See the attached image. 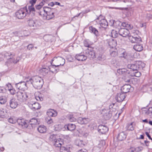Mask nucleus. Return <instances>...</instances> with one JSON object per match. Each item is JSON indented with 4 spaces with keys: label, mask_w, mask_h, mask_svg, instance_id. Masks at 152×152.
<instances>
[{
    "label": "nucleus",
    "mask_w": 152,
    "mask_h": 152,
    "mask_svg": "<svg viewBox=\"0 0 152 152\" xmlns=\"http://www.w3.org/2000/svg\"><path fill=\"white\" fill-rule=\"evenodd\" d=\"M33 86L35 88L40 89L43 83V79L38 76L33 77Z\"/></svg>",
    "instance_id": "obj_1"
},
{
    "label": "nucleus",
    "mask_w": 152,
    "mask_h": 152,
    "mask_svg": "<svg viewBox=\"0 0 152 152\" xmlns=\"http://www.w3.org/2000/svg\"><path fill=\"white\" fill-rule=\"evenodd\" d=\"M61 60L63 61V63L62 64H60L59 65H53L52 64V62L51 63L52 65L50 66L49 67V71L50 72H54V71H53L52 70H51V69L52 68H54V67H56L59 66L60 65L63 66L65 63V59H64L63 58H61ZM40 72L42 73L43 75L45 76L46 75L48 72L49 70L48 69L46 68H43L42 69H41L40 70Z\"/></svg>",
    "instance_id": "obj_2"
},
{
    "label": "nucleus",
    "mask_w": 152,
    "mask_h": 152,
    "mask_svg": "<svg viewBox=\"0 0 152 152\" xmlns=\"http://www.w3.org/2000/svg\"><path fill=\"white\" fill-rule=\"evenodd\" d=\"M16 96L18 100L21 102L25 101L29 98L26 93L19 91L16 92Z\"/></svg>",
    "instance_id": "obj_3"
},
{
    "label": "nucleus",
    "mask_w": 152,
    "mask_h": 152,
    "mask_svg": "<svg viewBox=\"0 0 152 152\" xmlns=\"http://www.w3.org/2000/svg\"><path fill=\"white\" fill-rule=\"evenodd\" d=\"M26 12L28 11L26 7L21 8L16 12V16L18 19H23L26 16Z\"/></svg>",
    "instance_id": "obj_4"
},
{
    "label": "nucleus",
    "mask_w": 152,
    "mask_h": 152,
    "mask_svg": "<svg viewBox=\"0 0 152 152\" xmlns=\"http://www.w3.org/2000/svg\"><path fill=\"white\" fill-rule=\"evenodd\" d=\"M96 22L98 23L102 27L104 28H106L108 25L107 20L103 18L102 16L100 15L96 19Z\"/></svg>",
    "instance_id": "obj_5"
},
{
    "label": "nucleus",
    "mask_w": 152,
    "mask_h": 152,
    "mask_svg": "<svg viewBox=\"0 0 152 152\" xmlns=\"http://www.w3.org/2000/svg\"><path fill=\"white\" fill-rule=\"evenodd\" d=\"M18 105L16 99L14 97L11 98L7 103V105L12 109H15Z\"/></svg>",
    "instance_id": "obj_6"
},
{
    "label": "nucleus",
    "mask_w": 152,
    "mask_h": 152,
    "mask_svg": "<svg viewBox=\"0 0 152 152\" xmlns=\"http://www.w3.org/2000/svg\"><path fill=\"white\" fill-rule=\"evenodd\" d=\"M38 21L34 20L33 18L29 19L27 21L28 25L30 27H33L34 29L38 27L39 25L38 24Z\"/></svg>",
    "instance_id": "obj_7"
},
{
    "label": "nucleus",
    "mask_w": 152,
    "mask_h": 152,
    "mask_svg": "<svg viewBox=\"0 0 152 152\" xmlns=\"http://www.w3.org/2000/svg\"><path fill=\"white\" fill-rule=\"evenodd\" d=\"M18 124L22 128H27L28 125L29 121L24 119H18L16 121Z\"/></svg>",
    "instance_id": "obj_8"
},
{
    "label": "nucleus",
    "mask_w": 152,
    "mask_h": 152,
    "mask_svg": "<svg viewBox=\"0 0 152 152\" xmlns=\"http://www.w3.org/2000/svg\"><path fill=\"white\" fill-rule=\"evenodd\" d=\"M108 127L102 125H99L98 128V132L102 134H105L108 131Z\"/></svg>",
    "instance_id": "obj_9"
},
{
    "label": "nucleus",
    "mask_w": 152,
    "mask_h": 152,
    "mask_svg": "<svg viewBox=\"0 0 152 152\" xmlns=\"http://www.w3.org/2000/svg\"><path fill=\"white\" fill-rule=\"evenodd\" d=\"M119 34L123 37H126L129 36V31L127 28H121L119 30Z\"/></svg>",
    "instance_id": "obj_10"
},
{
    "label": "nucleus",
    "mask_w": 152,
    "mask_h": 152,
    "mask_svg": "<svg viewBox=\"0 0 152 152\" xmlns=\"http://www.w3.org/2000/svg\"><path fill=\"white\" fill-rule=\"evenodd\" d=\"M28 106L33 110L39 109L41 107L40 104L38 102H30L28 103Z\"/></svg>",
    "instance_id": "obj_11"
},
{
    "label": "nucleus",
    "mask_w": 152,
    "mask_h": 152,
    "mask_svg": "<svg viewBox=\"0 0 152 152\" xmlns=\"http://www.w3.org/2000/svg\"><path fill=\"white\" fill-rule=\"evenodd\" d=\"M126 97V94L121 92L118 93L115 96V99L118 102H121L124 100Z\"/></svg>",
    "instance_id": "obj_12"
},
{
    "label": "nucleus",
    "mask_w": 152,
    "mask_h": 152,
    "mask_svg": "<svg viewBox=\"0 0 152 152\" xmlns=\"http://www.w3.org/2000/svg\"><path fill=\"white\" fill-rule=\"evenodd\" d=\"M15 87L21 90L24 91L26 89V87L25 84V82H21L19 83H16L15 84Z\"/></svg>",
    "instance_id": "obj_13"
},
{
    "label": "nucleus",
    "mask_w": 152,
    "mask_h": 152,
    "mask_svg": "<svg viewBox=\"0 0 152 152\" xmlns=\"http://www.w3.org/2000/svg\"><path fill=\"white\" fill-rule=\"evenodd\" d=\"M129 39L130 41L132 43H137L141 41V38L139 36L138 37H134L131 36H129Z\"/></svg>",
    "instance_id": "obj_14"
},
{
    "label": "nucleus",
    "mask_w": 152,
    "mask_h": 152,
    "mask_svg": "<svg viewBox=\"0 0 152 152\" xmlns=\"http://www.w3.org/2000/svg\"><path fill=\"white\" fill-rule=\"evenodd\" d=\"M108 44L110 48H114L117 45V42L116 40L113 39H110L107 40Z\"/></svg>",
    "instance_id": "obj_15"
},
{
    "label": "nucleus",
    "mask_w": 152,
    "mask_h": 152,
    "mask_svg": "<svg viewBox=\"0 0 152 152\" xmlns=\"http://www.w3.org/2000/svg\"><path fill=\"white\" fill-rule=\"evenodd\" d=\"M131 88V86L129 85H125L123 86L121 88V92L125 94L129 92V90Z\"/></svg>",
    "instance_id": "obj_16"
},
{
    "label": "nucleus",
    "mask_w": 152,
    "mask_h": 152,
    "mask_svg": "<svg viewBox=\"0 0 152 152\" xmlns=\"http://www.w3.org/2000/svg\"><path fill=\"white\" fill-rule=\"evenodd\" d=\"M126 137V134L124 132H122L118 134L117 138L118 140L121 141L124 140Z\"/></svg>",
    "instance_id": "obj_17"
},
{
    "label": "nucleus",
    "mask_w": 152,
    "mask_h": 152,
    "mask_svg": "<svg viewBox=\"0 0 152 152\" xmlns=\"http://www.w3.org/2000/svg\"><path fill=\"white\" fill-rule=\"evenodd\" d=\"M127 67L128 68L132 69L133 72L139 70L136 62L134 64H129Z\"/></svg>",
    "instance_id": "obj_18"
},
{
    "label": "nucleus",
    "mask_w": 152,
    "mask_h": 152,
    "mask_svg": "<svg viewBox=\"0 0 152 152\" xmlns=\"http://www.w3.org/2000/svg\"><path fill=\"white\" fill-rule=\"evenodd\" d=\"M63 144V142L62 141V140L60 138H58L57 139V140H56L53 143V144L56 147L60 148Z\"/></svg>",
    "instance_id": "obj_19"
},
{
    "label": "nucleus",
    "mask_w": 152,
    "mask_h": 152,
    "mask_svg": "<svg viewBox=\"0 0 152 152\" xmlns=\"http://www.w3.org/2000/svg\"><path fill=\"white\" fill-rule=\"evenodd\" d=\"M65 129L67 128L68 130L72 131L74 130L76 128L75 124H68L64 126Z\"/></svg>",
    "instance_id": "obj_20"
},
{
    "label": "nucleus",
    "mask_w": 152,
    "mask_h": 152,
    "mask_svg": "<svg viewBox=\"0 0 152 152\" xmlns=\"http://www.w3.org/2000/svg\"><path fill=\"white\" fill-rule=\"evenodd\" d=\"M86 57H94L95 56L94 51L92 50H90L89 49L86 50Z\"/></svg>",
    "instance_id": "obj_21"
},
{
    "label": "nucleus",
    "mask_w": 152,
    "mask_h": 152,
    "mask_svg": "<svg viewBox=\"0 0 152 152\" xmlns=\"http://www.w3.org/2000/svg\"><path fill=\"white\" fill-rule=\"evenodd\" d=\"M58 136L56 134H50L49 137V140L52 144L56 141L57 140Z\"/></svg>",
    "instance_id": "obj_22"
},
{
    "label": "nucleus",
    "mask_w": 152,
    "mask_h": 152,
    "mask_svg": "<svg viewBox=\"0 0 152 152\" xmlns=\"http://www.w3.org/2000/svg\"><path fill=\"white\" fill-rule=\"evenodd\" d=\"M47 114L50 117H55L57 115V113L54 110L51 109L48 110Z\"/></svg>",
    "instance_id": "obj_23"
},
{
    "label": "nucleus",
    "mask_w": 152,
    "mask_h": 152,
    "mask_svg": "<svg viewBox=\"0 0 152 152\" xmlns=\"http://www.w3.org/2000/svg\"><path fill=\"white\" fill-rule=\"evenodd\" d=\"M117 72L120 74L124 75H126L129 74V72L126 69L123 68L118 70Z\"/></svg>",
    "instance_id": "obj_24"
},
{
    "label": "nucleus",
    "mask_w": 152,
    "mask_h": 152,
    "mask_svg": "<svg viewBox=\"0 0 152 152\" xmlns=\"http://www.w3.org/2000/svg\"><path fill=\"white\" fill-rule=\"evenodd\" d=\"M38 132L42 133H44L47 131L46 127L44 125H40L37 128Z\"/></svg>",
    "instance_id": "obj_25"
},
{
    "label": "nucleus",
    "mask_w": 152,
    "mask_h": 152,
    "mask_svg": "<svg viewBox=\"0 0 152 152\" xmlns=\"http://www.w3.org/2000/svg\"><path fill=\"white\" fill-rule=\"evenodd\" d=\"M75 144L76 145L80 147H83L85 145L84 142L82 140H81L78 139H76L75 140Z\"/></svg>",
    "instance_id": "obj_26"
},
{
    "label": "nucleus",
    "mask_w": 152,
    "mask_h": 152,
    "mask_svg": "<svg viewBox=\"0 0 152 152\" xmlns=\"http://www.w3.org/2000/svg\"><path fill=\"white\" fill-rule=\"evenodd\" d=\"M136 64L138 66V69H143L145 67V64L141 61H136Z\"/></svg>",
    "instance_id": "obj_27"
},
{
    "label": "nucleus",
    "mask_w": 152,
    "mask_h": 152,
    "mask_svg": "<svg viewBox=\"0 0 152 152\" xmlns=\"http://www.w3.org/2000/svg\"><path fill=\"white\" fill-rule=\"evenodd\" d=\"M113 114V113H112L111 110H108L107 112H106L104 114V118L106 120H108L111 117Z\"/></svg>",
    "instance_id": "obj_28"
},
{
    "label": "nucleus",
    "mask_w": 152,
    "mask_h": 152,
    "mask_svg": "<svg viewBox=\"0 0 152 152\" xmlns=\"http://www.w3.org/2000/svg\"><path fill=\"white\" fill-rule=\"evenodd\" d=\"M30 123L31 125L39 124L38 119L37 118H32L29 121L28 124Z\"/></svg>",
    "instance_id": "obj_29"
},
{
    "label": "nucleus",
    "mask_w": 152,
    "mask_h": 152,
    "mask_svg": "<svg viewBox=\"0 0 152 152\" xmlns=\"http://www.w3.org/2000/svg\"><path fill=\"white\" fill-rule=\"evenodd\" d=\"M7 116V110L4 109H2L0 110V117L4 118Z\"/></svg>",
    "instance_id": "obj_30"
},
{
    "label": "nucleus",
    "mask_w": 152,
    "mask_h": 152,
    "mask_svg": "<svg viewBox=\"0 0 152 152\" xmlns=\"http://www.w3.org/2000/svg\"><path fill=\"white\" fill-rule=\"evenodd\" d=\"M134 124V122H132L131 123L127 124L126 127V129L129 131L133 130L134 128V126L135 125Z\"/></svg>",
    "instance_id": "obj_31"
},
{
    "label": "nucleus",
    "mask_w": 152,
    "mask_h": 152,
    "mask_svg": "<svg viewBox=\"0 0 152 152\" xmlns=\"http://www.w3.org/2000/svg\"><path fill=\"white\" fill-rule=\"evenodd\" d=\"M28 7V10H27L28 12H27V13H30L31 12H32L33 13H34L35 11V9L34 7V5H30V4L27 5L26 7L27 9V7Z\"/></svg>",
    "instance_id": "obj_32"
},
{
    "label": "nucleus",
    "mask_w": 152,
    "mask_h": 152,
    "mask_svg": "<svg viewBox=\"0 0 152 152\" xmlns=\"http://www.w3.org/2000/svg\"><path fill=\"white\" fill-rule=\"evenodd\" d=\"M89 29L91 32L93 33L96 36H98V31L96 28L92 26H91L89 27Z\"/></svg>",
    "instance_id": "obj_33"
},
{
    "label": "nucleus",
    "mask_w": 152,
    "mask_h": 152,
    "mask_svg": "<svg viewBox=\"0 0 152 152\" xmlns=\"http://www.w3.org/2000/svg\"><path fill=\"white\" fill-rule=\"evenodd\" d=\"M134 49L137 51H140L143 50V47L141 44H136L134 45Z\"/></svg>",
    "instance_id": "obj_34"
},
{
    "label": "nucleus",
    "mask_w": 152,
    "mask_h": 152,
    "mask_svg": "<svg viewBox=\"0 0 152 152\" xmlns=\"http://www.w3.org/2000/svg\"><path fill=\"white\" fill-rule=\"evenodd\" d=\"M119 53L121 55L120 57H126L129 56V54L127 53L124 49H121L119 52Z\"/></svg>",
    "instance_id": "obj_35"
},
{
    "label": "nucleus",
    "mask_w": 152,
    "mask_h": 152,
    "mask_svg": "<svg viewBox=\"0 0 152 152\" xmlns=\"http://www.w3.org/2000/svg\"><path fill=\"white\" fill-rule=\"evenodd\" d=\"M63 128L64 126L61 124L56 125L54 126V130L56 131H61Z\"/></svg>",
    "instance_id": "obj_36"
},
{
    "label": "nucleus",
    "mask_w": 152,
    "mask_h": 152,
    "mask_svg": "<svg viewBox=\"0 0 152 152\" xmlns=\"http://www.w3.org/2000/svg\"><path fill=\"white\" fill-rule=\"evenodd\" d=\"M119 34V31H117L115 30H112L111 32V37L114 38L118 37Z\"/></svg>",
    "instance_id": "obj_37"
},
{
    "label": "nucleus",
    "mask_w": 152,
    "mask_h": 152,
    "mask_svg": "<svg viewBox=\"0 0 152 152\" xmlns=\"http://www.w3.org/2000/svg\"><path fill=\"white\" fill-rule=\"evenodd\" d=\"M54 11L52 10V12L51 13H47L46 14L47 15L46 16V19L47 20H50L54 16Z\"/></svg>",
    "instance_id": "obj_38"
},
{
    "label": "nucleus",
    "mask_w": 152,
    "mask_h": 152,
    "mask_svg": "<svg viewBox=\"0 0 152 152\" xmlns=\"http://www.w3.org/2000/svg\"><path fill=\"white\" fill-rule=\"evenodd\" d=\"M122 26L126 28L129 29H131L133 28V26L127 23L123 22L121 24Z\"/></svg>",
    "instance_id": "obj_39"
},
{
    "label": "nucleus",
    "mask_w": 152,
    "mask_h": 152,
    "mask_svg": "<svg viewBox=\"0 0 152 152\" xmlns=\"http://www.w3.org/2000/svg\"><path fill=\"white\" fill-rule=\"evenodd\" d=\"M33 77L30 78L29 80H27L26 82H25V85L27 88V87L28 86H30L31 85H33Z\"/></svg>",
    "instance_id": "obj_40"
},
{
    "label": "nucleus",
    "mask_w": 152,
    "mask_h": 152,
    "mask_svg": "<svg viewBox=\"0 0 152 152\" xmlns=\"http://www.w3.org/2000/svg\"><path fill=\"white\" fill-rule=\"evenodd\" d=\"M60 152H70L69 148L62 146L60 147Z\"/></svg>",
    "instance_id": "obj_41"
},
{
    "label": "nucleus",
    "mask_w": 152,
    "mask_h": 152,
    "mask_svg": "<svg viewBox=\"0 0 152 152\" xmlns=\"http://www.w3.org/2000/svg\"><path fill=\"white\" fill-rule=\"evenodd\" d=\"M143 113H145L147 115L151 114L152 115V107H150L148 110L146 109L143 110Z\"/></svg>",
    "instance_id": "obj_42"
},
{
    "label": "nucleus",
    "mask_w": 152,
    "mask_h": 152,
    "mask_svg": "<svg viewBox=\"0 0 152 152\" xmlns=\"http://www.w3.org/2000/svg\"><path fill=\"white\" fill-rule=\"evenodd\" d=\"M6 102V98L5 96H0V103L4 104Z\"/></svg>",
    "instance_id": "obj_43"
},
{
    "label": "nucleus",
    "mask_w": 152,
    "mask_h": 152,
    "mask_svg": "<svg viewBox=\"0 0 152 152\" xmlns=\"http://www.w3.org/2000/svg\"><path fill=\"white\" fill-rule=\"evenodd\" d=\"M83 44L84 46L88 48H90V44L88 40L86 39L83 41Z\"/></svg>",
    "instance_id": "obj_44"
},
{
    "label": "nucleus",
    "mask_w": 152,
    "mask_h": 152,
    "mask_svg": "<svg viewBox=\"0 0 152 152\" xmlns=\"http://www.w3.org/2000/svg\"><path fill=\"white\" fill-rule=\"evenodd\" d=\"M141 75V73L138 70L134 72H133V75H132V76H134L137 77H139Z\"/></svg>",
    "instance_id": "obj_45"
},
{
    "label": "nucleus",
    "mask_w": 152,
    "mask_h": 152,
    "mask_svg": "<svg viewBox=\"0 0 152 152\" xmlns=\"http://www.w3.org/2000/svg\"><path fill=\"white\" fill-rule=\"evenodd\" d=\"M35 98L38 101H42L43 99L41 94H39L38 96H35Z\"/></svg>",
    "instance_id": "obj_46"
},
{
    "label": "nucleus",
    "mask_w": 152,
    "mask_h": 152,
    "mask_svg": "<svg viewBox=\"0 0 152 152\" xmlns=\"http://www.w3.org/2000/svg\"><path fill=\"white\" fill-rule=\"evenodd\" d=\"M8 121L9 123L13 124L15 123L17 121L14 119V118L10 117L8 119Z\"/></svg>",
    "instance_id": "obj_47"
},
{
    "label": "nucleus",
    "mask_w": 152,
    "mask_h": 152,
    "mask_svg": "<svg viewBox=\"0 0 152 152\" xmlns=\"http://www.w3.org/2000/svg\"><path fill=\"white\" fill-rule=\"evenodd\" d=\"M46 121L48 124H50L53 122V119L49 117L47 118Z\"/></svg>",
    "instance_id": "obj_48"
},
{
    "label": "nucleus",
    "mask_w": 152,
    "mask_h": 152,
    "mask_svg": "<svg viewBox=\"0 0 152 152\" xmlns=\"http://www.w3.org/2000/svg\"><path fill=\"white\" fill-rule=\"evenodd\" d=\"M43 5H44L43 2H41L39 5H36L35 7L37 9L39 10L42 8Z\"/></svg>",
    "instance_id": "obj_49"
},
{
    "label": "nucleus",
    "mask_w": 152,
    "mask_h": 152,
    "mask_svg": "<svg viewBox=\"0 0 152 152\" xmlns=\"http://www.w3.org/2000/svg\"><path fill=\"white\" fill-rule=\"evenodd\" d=\"M117 52L115 51H112L110 52V56L112 57H115L117 56Z\"/></svg>",
    "instance_id": "obj_50"
},
{
    "label": "nucleus",
    "mask_w": 152,
    "mask_h": 152,
    "mask_svg": "<svg viewBox=\"0 0 152 152\" xmlns=\"http://www.w3.org/2000/svg\"><path fill=\"white\" fill-rule=\"evenodd\" d=\"M135 151L136 152H139L142 151L143 149V148L142 147H138L136 148H134Z\"/></svg>",
    "instance_id": "obj_51"
},
{
    "label": "nucleus",
    "mask_w": 152,
    "mask_h": 152,
    "mask_svg": "<svg viewBox=\"0 0 152 152\" xmlns=\"http://www.w3.org/2000/svg\"><path fill=\"white\" fill-rule=\"evenodd\" d=\"M83 118L82 117H80L77 120V122L78 123L81 124H83Z\"/></svg>",
    "instance_id": "obj_52"
},
{
    "label": "nucleus",
    "mask_w": 152,
    "mask_h": 152,
    "mask_svg": "<svg viewBox=\"0 0 152 152\" xmlns=\"http://www.w3.org/2000/svg\"><path fill=\"white\" fill-rule=\"evenodd\" d=\"M6 88L9 91L12 88V87L11 84L10 83H8L6 85Z\"/></svg>",
    "instance_id": "obj_53"
},
{
    "label": "nucleus",
    "mask_w": 152,
    "mask_h": 152,
    "mask_svg": "<svg viewBox=\"0 0 152 152\" xmlns=\"http://www.w3.org/2000/svg\"><path fill=\"white\" fill-rule=\"evenodd\" d=\"M34 46L32 44H30L28 45L27 46V49L29 50H32L34 48Z\"/></svg>",
    "instance_id": "obj_54"
},
{
    "label": "nucleus",
    "mask_w": 152,
    "mask_h": 152,
    "mask_svg": "<svg viewBox=\"0 0 152 152\" xmlns=\"http://www.w3.org/2000/svg\"><path fill=\"white\" fill-rule=\"evenodd\" d=\"M69 121L71 122L75 121L76 120L75 118H74L72 115H70L69 117Z\"/></svg>",
    "instance_id": "obj_55"
},
{
    "label": "nucleus",
    "mask_w": 152,
    "mask_h": 152,
    "mask_svg": "<svg viewBox=\"0 0 152 152\" xmlns=\"http://www.w3.org/2000/svg\"><path fill=\"white\" fill-rule=\"evenodd\" d=\"M10 93L11 94L13 95L16 93V91L13 88L10 90H9Z\"/></svg>",
    "instance_id": "obj_56"
},
{
    "label": "nucleus",
    "mask_w": 152,
    "mask_h": 152,
    "mask_svg": "<svg viewBox=\"0 0 152 152\" xmlns=\"http://www.w3.org/2000/svg\"><path fill=\"white\" fill-rule=\"evenodd\" d=\"M48 10H51V8L47 7H43V11L45 12L46 14L47 12H48Z\"/></svg>",
    "instance_id": "obj_57"
},
{
    "label": "nucleus",
    "mask_w": 152,
    "mask_h": 152,
    "mask_svg": "<svg viewBox=\"0 0 152 152\" xmlns=\"http://www.w3.org/2000/svg\"><path fill=\"white\" fill-rule=\"evenodd\" d=\"M75 59H76L77 60L79 61H83L86 60L87 58H75Z\"/></svg>",
    "instance_id": "obj_58"
},
{
    "label": "nucleus",
    "mask_w": 152,
    "mask_h": 152,
    "mask_svg": "<svg viewBox=\"0 0 152 152\" xmlns=\"http://www.w3.org/2000/svg\"><path fill=\"white\" fill-rule=\"evenodd\" d=\"M37 0H30V5H34L35 4Z\"/></svg>",
    "instance_id": "obj_59"
},
{
    "label": "nucleus",
    "mask_w": 152,
    "mask_h": 152,
    "mask_svg": "<svg viewBox=\"0 0 152 152\" xmlns=\"http://www.w3.org/2000/svg\"><path fill=\"white\" fill-rule=\"evenodd\" d=\"M4 57L10 56L12 55L10 53H9L7 52H5L4 53Z\"/></svg>",
    "instance_id": "obj_60"
},
{
    "label": "nucleus",
    "mask_w": 152,
    "mask_h": 152,
    "mask_svg": "<svg viewBox=\"0 0 152 152\" xmlns=\"http://www.w3.org/2000/svg\"><path fill=\"white\" fill-rule=\"evenodd\" d=\"M83 124H87L89 121V119L88 118H83Z\"/></svg>",
    "instance_id": "obj_61"
},
{
    "label": "nucleus",
    "mask_w": 152,
    "mask_h": 152,
    "mask_svg": "<svg viewBox=\"0 0 152 152\" xmlns=\"http://www.w3.org/2000/svg\"><path fill=\"white\" fill-rule=\"evenodd\" d=\"M145 134H146V136H147V137L148 138L151 140H152V138H151V137L149 133L148 132H145Z\"/></svg>",
    "instance_id": "obj_62"
},
{
    "label": "nucleus",
    "mask_w": 152,
    "mask_h": 152,
    "mask_svg": "<svg viewBox=\"0 0 152 152\" xmlns=\"http://www.w3.org/2000/svg\"><path fill=\"white\" fill-rule=\"evenodd\" d=\"M144 142H145V145L146 146L148 147V146H149L150 142L149 141L145 140L144 141Z\"/></svg>",
    "instance_id": "obj_63"
},
{
    "label": "nucleus",
    "mask_w": 152,
    "mask_h": 152,
    "mask_svg": "<svg viewBox=\"0 0 152 152\" xmlns=\"http://www.w3.org/2000/svg\"><path fill=\"white\" fill-rule=\"evenodd\" d=\"M77 152H88V151L86 149H83L80 150Z\"/></svg>",
    "instance_id": "obj_64"
}]
</instances>
